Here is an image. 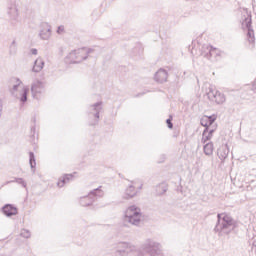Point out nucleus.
Listing matches in <instances>:
<instances>
[{
  "label": "nucleus",
  "instance_id": "f257e3e1",
  "mask_svg": "<svg viewBox=\"0 0 256 256\" xmlns=\"http://www.w3.org/2000/svg\"><path fill=\"white\" fill-rule=\"evenodd\" d=\"M237 229V220L229 214H217V223L213 229L218 237H225Z\"/></svg>",
  "mask_w": 256,
  "mask_h": 256
},
{
  "label": "nucleus",
  "instance_id": "f03ea898",
  "mask_svg": "<svg viewBox=\"0 0 256 256\" xmlns=\"http://www.w3.org/2000/svg\"><path fill=\"white\" fill-rule=\"evenodd\" d=\"M8 91L12 97L18 99L20 103H27V95L29 94V87L23 86L19 91V87L23 85V81L17 77H12L8 80Z\"/></svg>",
  "mask_w": 256,
  "mask_h": 256
},
{
  "label": "nucleus",
  "instance_id": "7ed1b4c3",
  "mask_svg": "<svg viewBox=\"0 0 256 256\" xmlns=\"http://www.w3.org/2000/svg\"><path fill=\"white\" fill-rule=\"evenodd\" d=\"M253 21L251 18V12L247 10V8H244L242 10V18H241V25L243 31H246V39L248 43L255 47V30H253Z\"/></svg>",
  "mask_w": 256,
  "mask_h": 256
},
{
  "label": "nucleus",
  "instance_id": "20e7f679",
  "mask_svg": "<svg viewBox=\"0 0 256 256\" xmlns=\"http://www.w3.org/2000/svg\"><path fill=\"white\" fill-rule=\"evenodd\" d=\"M123 221L124 223L133 225L134 227H141V223L143 221V213L141 212V208L135 205L126 208L124 211Z\"/></svg>",
  "mask_w": 256,
  "mask_h": 256
},
{
  "label": "nucleus",
  "instance_id": "39448f33",
  "mask_svg": "<svg viewBox=\"0 0 256 256\" xmlns=\"http://www.w3.org/2000/svg\"><path fill=\"white\" fill-rule=\"evenodd\" d=\"M93 53V49L91 48H79L77 50H73L66 57V63H81L85 61L89 54Z\"/></svg>",
  "mask_w": 256,
  "mask_h": 256
},
{
  "label": "nucleus",
  "instance_id": "423d86ee",
  "mask_svg": "<svg viewBox=\"0 0 256 256\" xmlns=\"http://www.w3.org/2000/svg\"><path fill=\"white\" fill-rule=\"evenodd\" d=\"M103 195H105V193L103 192V190H101V186L98 188H95L93 190H91L88 195L80 197V205L82 207H89L91 205H93V203H95V201H97V199H101V197H103Z\"/></svg>",
  "mask_w": 256,
  "mask_h": 256
},
{
  "label": "nucleus",
  "instance_id": "0eeeda50",
  "mask_svg": "<svg viewBox=\"0 0 256 256\" xmlns=\"http://www.w3.org/2000/svg\"><path fill=\"white\" fill-rule=\"evenodd\" d=\"M201 55L206 57V59H209V61H219V59H221V55H223V52L209 44H206L202 46Z\"/></svg>",
  "mask_w": 256,
  "mask_h": 256
},
{
  "label": "nucleus",
  "instance_id": "6e6552de",
  "mask_svg": "<svg viewBox=\"0 0 256 256\" xmlns=\"http://www.w3.org/2000/svg\"><path fill=\"white\" fill-rule=\"evenodd\" d=\"M103 110V102H96L88 108L89 125H97L99 123V115Z\"/></svg>",
  "mask_w": 256,
  "mask_h": 256
},
{
  "label": "nucleus",
  "instance_id": "1a4fd4ad",
  "mask_svg": "<svg viewBox=\"0 0 256 256\" xmlns=\"http://www.w3.org/2000/svg\"><path fill=\"white\" fill-rule=\"evenodd\" d=\"M206 95L212 103H217V105H223L225 103V94L215 90V87L210 86Z\"/></svg>",
  "mask_w": 256,
  "mask_h": 256
},
{
  "label": "nucleus",
  "instance_id": "9d476101",
  "mask_svg": "<svg viewBox=\"0 0 256 256\" xmlns=\"http://www.w3.org/2000/svg\"><path fill=\"white\" fill-rule=\"evenodd\" d=\"M137 246L131 242H120L117 245L116 254L120 256H127L129 253H135Z\"/></svg>",
  "mask_w": 256,
  "mask_h": 256
},
{
  "label": "nucleus",
  "instance_id": "9b49d317",
  "mask_svg": "<svg viewBox=\"0 0 256 256\" xmlns=\"http://www.w3.org/2000/svg\"><path fill=\"white\" fill-rule=\"evenodd\" d=\"M31 93L33 99H39L45 93V83L39 80L34 81L31 84Z\"/></svg>",
  "mask_w": 256,
  "mask_h": 256
},
{
  "label": "nucleus",
  "instance_id": "f8f14e48",
  "mask_svg": "<svg viewBox=\"0 0 256 256\" xmlns=\"http://www.w3.org/2000/svg\"><path fill=\"white\" fill-rule=\"evenodd\" d=\"M39 37L42 41H49L51 39V25L47 22L40 24Z\"/></svg>",
  "mask_w": 256,
  "mask_h": 256
},
{
  "label": "nucleus",
  "instance_id": "ddd939ff",
  "mask_svg": "<svg viewBox=\"0 0 256 256\" xmlns=\"http://www.w3.org/2000/svg\"><path fill=\"white\" fill-rule=\"evenodd\" d=\"M7 13L12 19H17L19 16V10H17V4L15 0H10L7 4Z\"/></svg>",
  "mask_w": 256,
  "mask_h": 256
},
{
  "label": "nucleus",
  "instance_id": "4468645a",
  "mask_svg": "<svg viewBox=\"0 0 256 256\" xmlns=\"http://www.w3.org/2000/svg\"><path fill=\"white\" fill-rule=\"evenodd\" d=\"M167 77H169V74L167 73V70L163 68H160L154 75V79L157 83L167 82Z\"/></svg>",
  "mask_w": 256,
  "mask_h": 256
},
{
  "label": "nucleus",
  "instance_id": "2eb2a0df",
  "mask_svg": "<svg viewBox=\"0 0 256 256\" xmlns=\"http://www.w3.org/2000/svg\"><path fill=\"white\" fill-rule=\"evenodd\" d=\"M2 213H4V215H6V217H13V215H17V213H18L17 207H15L12 204H5L2 207Z\"/></svg>",
  "mask_w": 256,
  "mask_h": 256
},
{
  "label": "nucleus",
  "instance_id": "dca6fc26",
  "mask_svg": "<svg viewBox=\"0 0 256 256\" xmlns=\"http://www.w3.org/2000/svg\"><path fill=\"white\" fill-rule=\"evenodd\" d=\"M217 155L220 160L225 161L229 156V146L227 144H222L217 151Z\"/></svg>",
  "mask_w": 256,
  "mask_h": 256
},
{
  "label": "nucleus",
  "instance_id": "f3484780",
  "mask_svg": "<svg viewBox=\"0 0 256 256\" xmlns=\"http://www.w3.org/2000/svg\"><path fill=\"white\" fill-rule=\"evenodd\" d=\"M137 193H139V191L135 189L133 184H130L124 192L123 199H133V197H136Z\"/></svg>",
  "mask_w": 256,
  "mask_h": 256
},
{
  "label": "nucleus",
  "instance_id": "a211bd4d",
  "mask_svg": "<svg viewBox=\"0 0 256 256\" xmlns=\"http://www.w3.org/2000/svg\"><path fill=\"white\" fill-rule=\"evenodd\" d=\"M44 67H45V61H43V58L38 57L34 61V65H33L32 71H33V73H41V71H43Z\"/></svg>",
  "mask_w": 256,
  "mask_h": 256
},
{
  "label": "nucleus",
  "instance_id": "6ab92c4d",
  "mask_svg": "<svg viewBox=\"0 0 256 256\" xmlns=\"http://www.w3.org/2000/svg\"><path fill=\"white\" fill-rule=\"evenodd\" d=\"M213 133H215V129L206 127L202 134V143H206L207 141H211L213 138Z\"/></svg>",
  "mask_w": 256,
  "mask_h": 256
},
{
  "label": "nucleus",
  "instance_id": "aec40b11",
  "mask_svg": "<svg viewBox=\"0 0 256 256\" xmlns=\"http://www.w3.org/2000/svg\"><path fill=\"white\" fill-rule=\"evenodd\" d=\"M71 179H73V175L71 174H66L62 177L59 178L58 182H57V187H65V185H67V183H69V181H71Z\"/></svg>",
  "mask_w": 256,
  "mask_h": 256
},
{
  "label": "nucleus",
  "instance_id": "412c9836",
  "mask_svg": "<svg viewBox=\"0 0 256 256\" xmlns=\"http://www.w3.org/2000/svg\"><path fill=\"white\" fill-rule=\"evenodd\" d=\"M203 151L205 155L211 157V155H213V142L206 143L203 147Z\"/></svg>",
  "mask_w": 256,
  "mask_h": 256
},
{
  "label": "nucleus",
  "instance_id": "4be33fe9",
  "mask_svg": "<svg viewBox=\"0 0 256 256\" xmlns=\"http://www.w3.org/2000/svg\"><path fill=\"white\" fill-rule=\"evenodd\" d=\"M167 185L165 183H161L156 186V195H165L167 193Z\"/></svg>",
  "mask_w": 256,
  "mask_h": 256
},
{
  "label": "nucleus",
  "instance_id": "5701e85b",
  "mask_svg": "<svg viewBox=\"0 0 256 256\" xmlns=\"http://www.w3.org/2000/svg\"><path fill=\"white\" fill-rule=\"evenodd\" d=\"M29 164L32 172L35 173V167H37V162L35 161V153L29 152Z\"/></svg>",
  "mask_w": 256,
  "mask_h": 256
},
{
  "label": "nucleus",
  "instance_id": "b1692460",
  "mask_svg": "<svg viewBox=\"0 0 256 256\" xmlns=\"http://www.w3.org/2000/svg\"><path fill=\"white\" fill-rule=\"evenodd\" d=\"M20 237H23L24 239H30L31 238V231L27 229H22L20 232Z\"/></svg>",
  "mask_w": 256,
  "mask_h": 256
},
{
  "label": "nucleus",
  "instance_id": "393cba45",
  "mask_svg": "<svg viewBox=\"0 0 256 256\" xmlns=\"http://www.w3.org/2000/svg\"><path fill=\"white\" fill-rule=\"evenodd\" d=\"M15 53H17V42L13 40L10 45V54L15 55Z\"/></svg>",
  "mask_w": 256,
  "mask_h": 256
},
{
  "label": "nucleus",
  "instance_id": "a878e982",
  "mask_svg": "<svg viewBox=\"0 0 256 256\" xmlns=\"http://www.w3.org/2000/svg\"><path fill=\"white\" fill-rule=\"evenodd\" d=\"M17 184L21 185V187H23L24 189H27V182L25 181V179L19 178Z\"/></svg>",
  "mask_w": 256,
  "mask_h": 256
},
{
  "label": "nucleus",
  "instance_id": "bb28decb",
  "mask_svg": "<svg viewBox=\"0 0 256 256\" xmlns=\"http://www.w3.org/2000/svg\"><path fill=\"white\" fill-rule=\"evenodd\" d=\"M215 117L214 116H209L208 118H207V121H206V123H208V126L209 127H211V125H213V123H215Z\"/></svg>",
  "mask_w": 256,
  "mask_h": 256
},
{
  "label": "nucleus",
  "instance_id": "cd10ccee",
  "mask_svg": "<svg viewBox=\"0 0 256 256\" xmlns=\"http://www.w3.org/2000/svg\"><path fill=\"white\" fill-rule=\"evenodd\" d=\"M58 35H63L65 33V26L61 25L57 28Z\"/></svg>",
  "mask_w": 256,
  "mask_h": 256
},
{
  "label": "nucleus",
  "instance_id": "c85d7f7f",
  "mask_svg": "<svg viewBox=\"0 0 256 256\" xmlns=\"http://www.w3.org/2000/svg\"><path fill=\"white\" fill-rule=\"evenodd\" d=\"M166 123H167V125H168V129H173V122H171V118H168V119L166 120Z\"/></svg>",
  "mask_w": 256,
  "mask_h": 256
},
{
  "label": "nucleus",
  "instance_id": "c756f323",
  "mask_svg": "<svg viewBox=\"0 0 256 256\" xmlns=\"http://www.w3.org/2000/svg\"><path fill=\"white\" fill-rule=\"evenodd\" d=\"M19 179H20V178L15 177L13 180L7 181V182H6V185H9V183H18V180H19Z\"/></svg>",
  "mask_w": 256,
  "mask_h": 256
},
{
  "label": "nucleus",
  "instance_id": "7c9ffc66",
  "mask_svg": "<svg viewBox=\"0 0 256 256\" xmlns=\"http://www.w3.org/2000/svg\"><path fill=\"white\" fill-rule=\"evenodd\" d=\"M30 53H31L32 55H37V53H38L37 48H32V49L30 50Z\"/></svg>",
  "mask_w": 256,
  "mask_h": 256
},
{
  "label": "nucleus",
  "instance_id": "2f4dec72",
  "mask_svg": "<svg viewBox=\"0 0 256 256\" xmlns=\"http://www.w3.org/2000/svg\"><path fill=\"white\" fill-rule=\"evenodd\" d=\"M201 125H202L203 127H205V129H207V127H210L209 124L207 123V121L205 122V121H203V120H202V122H201Z\"/></svg>",
  "mask_w": 256,
  "mask_h": 256
},
{
  "label": "nucleus",
  "instance_id": "473e14b6",
  "mask_svg": "<svg viewBox=\"0 0 256 256\" xmlns=\"http://www.w3.org/2000/svg\"><path fill=\"white\" fill-rule=\"evenodd\" d=\"M31 137H35V126L31 127Z\"/></svg>",
  "mask_w": 256,
  "mask_h": 256
},
{
  "label": "nucleus",
  "instance_id": "72a5a7b5",
  "mask_svg": "<svg viewBox=\"0 0 256 256\" xmlns=\"http://www.w3.org/2000/svg\"><path fill=\"white\" fill-rule=\"evenodd\" d=\"M3 114V102L0 100V117Z\"/></svg>",
  "mask_w": 256,
  "mask_h": 256
},
{
  "label": "nucleus",
  "instance_id": "f704fd0d",
  "mask_svg": "<svg viewBox=\"0 0 256 256\" xmlns=\"http://www.w3.org/2000/svg\"><path fill=\"white\" fill-rule=\"evenodd\" d=\"M191 54L192 55H197V50L193 46H192Z\"/></svg>",
  "mask_w": 256,
  "mask_h": 256
},
{
  "label": "nucleus",
  "instance_id": "c9c22d12",
  "mask_svg": "<svg viewBox=\"0 0 256 256\" xmlns=\"http://www.w3.org/2000/svg\"><path fill=\"white\" fill-rule=\"evenodd\" d=\"M253 251L256 253V245L253 244V247H252Z\"/></svg>",
  "mask_w": 256,
  "mask_h": 256
},
{
  "label": "nucleus",
  "instance_id": "e433bc0d",
  "mask_svg": "<svg viewBox=\"0 0 256 256\" xmlns=\"http://www.w3.org/2000/svg\"><path fill=\"white\" fill-rule=\"evenodd\" d=\"M139 190L143 189V184L138 187Z\"/></svg>",
  "mask_w": 256,
  "mask_h": 256
}]
</instances>
